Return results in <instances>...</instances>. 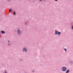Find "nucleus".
Segmentation results:
<instances>
[{"instance_id": "1", "label": "nucleus", "mask_w": 73, "mask_h": 73, "mask_svg": "<svg viewBox=\"0 0 73 73\" xmlns=\"http://www.w3.org/2000/svg\"><path fill=\"white\" fill-rule=\"evenodd\" d=\"M55 35H61V33L57 31H55Z\"/></svg>"}, {"instance_id": "8", "label": "nucleus", "mask_w": 73, "mask_h": 73, "mask_svg": "<svg viewBox=\"0 0 73 73\" xmlns=\"http://www.w3.org/2000/svg\"><path fill=\"white\" fill-rule=\"evenodd\" d=\"M69 70H67V71L66 72V73H69Z\"/></svg>"}, {"instance_id": "14", "label": "nucleus", "mask_w": 73, "mask_h": 73, "mask_svg": "<svg viewBox=\"0 0 73 73\" xmlns=\"http://www.w3.org/2000/svg\"><path fill=\"white\" fill-rule=\"evenodd\" d=\"M8 42H9V41L8 40Z\"/></svg>"}, {"instance_id": "5", "label": "nucleus", "mask_w": 73, "mask_h": 73, "mask_svg": "<svg viewBox=\"0 0 73 73\" xmlns=\"http://www.w3.org/2000/svg\"><path fill=\"white\" fill-rule=\"evenodd\" d=\"M1 32L2 34H5V32L4 31H1Z\"/></svg>"}, {"instance_id": "2", "label": "nucleus", "mask_w": 73, "mask_h": 73, "mask_svg": "<svg viewBox=\"0 0 73 73\" xmlns=\"http://www.w3.org/2000/svg\"><path fill=\"white\" fill-rule=\"evenodd\" d=\"M23 52H27V48L26 47H24L23 48Z\"/></svg>"}, {"instance_id": "13", "label": "nucleus", "mask_w": 73, "mask_h": 73, "mask_svg": "<svg viewBox=\"0 0 73 73\" xmlns=\"http://www.w3.org/2000/svg\"><path fill=\"white\" fill-rule=\"evenodd\" d=\"M55 1H57V0H55Z\"/></svg>"}, {"instance_id": "7", "label": "nucleus", "mask_w": 73, "mask_h": 73, "mask_svg": "<svg viewBox=\"0 0 73 73\" xmlns=\"http://www.w3.org/2000/svg\"><path fill=\"white\" fill-rule=\"evenodd\" d=\"M13 15H16V12L15 11H13Z\"/></svg>"}, {"instance_id": "10", "label": "nucleus", "mask_w": 73, "mask_h": 73, "mask_svg": "<svg viewBox=\"0 0 73 73\" xmlns=\"http://www.w3.org/2000/svg\"><path fill=\"white\" fill-rule=\"evenodd\" d=\"M64 50H65V51H66V49L65 48L64 49Z\"/></svg>"}, {"instance_id": "6", "label": "nucleus", "mask_w": 73, "mask_h": 73, "mask_svg": "<svg viewBox=\"0 0 73 73\" xmlns=\"http://www.w3.org/2000/svg\"><path fill=\"white\" fill-rule=\"evenodd\" d=\"M12 12V9H9V12L10 13V12Z\"/></svg>"}, {"instance_id": "12", "label": "nucleus", "mask_w": 73, "mask_h": 73, "mask_svg": "<svg viewBox=\"0 0 73 73\" xmlns=\"http://www.w3.org/2000/svg\"><path fill=\"white\" fill-rule=\"evenodd\" d=\"M8 45H10V44H9V43L8 44Z\"/></svg>"}, {"instance_id": "11", "label": "nucleus", "mask_w": 73, "mask_h": 73, "mask_svg": "<svg viewBox=\"0 0 73 73\" xmlns=\"http://www.w3.org/2000/svg\"><path fill=\"white\" fill-rule=\"evenodd\" d=\"M40 1H42V0H39Z\"/></svg>"}, {"instance_id": "3", "label": "nucleus", "mask_w": 73, "mask_h": 73, "mask_svg": "<svg viewBox=\"0 0 73 73\" xmlns=\"http://www.w3.org/2000/svg\"><path fill=\"white\" fill-rule=\"evenodd\" d=\"M17 33L18 35H20L21 33V31H20L19 29H18L17 30Z\"/></svg>"}, {"instance_id": "4", "label": "nucleus", "mask_w": 73, "mask_h": 73, "mask_svg": "<svg viewBox=\"0 0 73 73\" xmlns=\"http://www.w3.org/2000/svg\"><path fill=\"white\" fill-rule=\"evenodd\" d=\"M66 69H67L65 67H63L62 68V70L63 72H65V71L66 70Z\"/></svg>"}, {"instance_id": "9", "label": "nucleus", "mask_w": 73, "mask_h": 73, "mask_svg": "<svg viewBox=\"0 0 73 73\" xmlns=\"http://www.w3.org/2000/svg\"><path fill=\"white\" fill-rule=\"evenodd\" d=\"M5 73H7V71L6 70H5Z\"/></svg>"}]
</instances>
